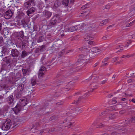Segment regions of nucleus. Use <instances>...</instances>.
Here are the masks:
<instances>
[{"label":"nucleus","mask_w":135,"mask_h":135,"mask_svg":"<svg viewBox=\"0 0 135 135\" xmlns=\"http://www.w3.org/2000/svg\"><path fill=\"white\" fill-rule=\"evenodd\" d=\"M61 21L59 15L57 14L55 15L49 21V23L47 25V28L50 29L52 27H54L56 25L57 23H59Z\"/></svg>","instance_id":"obj_1"},{"label":"nucleus","mask_w":135,"mask_h":135,"mask_svg":"<svg viewBox=\"0 0 135 135\" xmlns=\"http://www.w3.org/2000/svg\"><path fill=\"white\" fill-rule=\"evenodd\" d=\"M90 58V56H89V54L88 55V54L84 53L80 55L79 59L78 61L81 64L83 63L84 65H85L90 62V60L93 59V58Z\"/></svg>","instance_id":"obj_2"},{"label":"nucleus","mask_w":135,"mask_h":135,"mask_svg":"<svg viewBox=\"0 0 135 135\" xmlns=\"http://www.w3.org/2000/svg\"><path fill=\"white\" fill-rule=\"evenodd\" d=\"M11 120L7 119L5 122L3 124L2 126V129L3 130L7 131L10 128L11 126Z\"/></svg>","instance_id":"obj_3"},{"label":"nucleus","mask_w":135,"mask_h":135,"mask_svg":"<svg viewBox=\"0 0 135 135\" xmlns=\"http://www.w3.org/2000/svg\"><path fill=\"white\" fill-rule=\"evenodd\" d=\"M35 3L34 1L31 0H28L23 4V7L25 8L28 9L31 7L34 6Z\"/></svg>","instance_id":"obj_4"},{"label":"nucleus","mask_w":135,"mask_h":135,"mask_svg":"<svg viewBox=\"0 0 135 135\" xmlns=\"http://www.w3.org/2000/svg\"><path fill=\"white\" fill-rule=\"evenodd\" d=\"M45 123H44V122L43 121H40L39 122H37L36 123L35 125H33L32 127L30 129V130H31L32 129L34 128L36 130L37 127L41 126L43 127H44L46 125V124H44Z\"/></svg>","instance_id":"obj_5"},{"label":"nucleus","mask_w":135,"mask_h":135,"mask_svg":"<svg viewBox=\"0 0 135 135\" xmlns=\"http://www.w3.org/2000/svg\"><path fill=\"white\" fill-rule=\"evenodd\" d=\"M99 49L97 47H94L92 48L89 50V56H90V58L94 57L95 55L94 53L97 52L99 51Z\"/></svg>","instance_id":"obj_6"},{"label":"nucleus","mask_w":135,"mask_h":135,"mask_svg":"<svg viewBox=\"0 0 135 135\" xmlns=\"http://www.w3.org/2000/svg\"><path fill=\"white\" fill-rule=\"evenodd\" d=\"M10 59L8 57H5L3 59V61L6 62L7 63L6 64L4 65L5 69H7L8 68H11V65L10 62Z\"/></svg>","instance_id":"obj_7"},{"label":"nucleus","mask_w":135,"mask_h":135,"mask_svg":"<svg viewBox=\"0 0 135 135\" xmlns=\"http://www.w3.org/2000/svg\"><path fill=\"white\" fill-rule=\"evenodd\" d=\"M13 12L10 10L6 11L4 15V18L6 19L11 18L13 16Z\"/></svg>","instance_id":"obj_8"},{"label":"nucleus","mask_w":135,"mask_h":135,"mask_svg":"<svg viewBox=\"0 0 135 135\" xmlns=\"http://www.w3.org/2000/svg\"><path fill=\"white\" fill-rule=\"evenodd\" d=\"M6 100L9 105L12 107L14 105V98L13 95H11L6 99Z\"/></svg>","instance_id":"obj_9"},{"label":"nucleus","mask_w":135,"mask_h":135,"mask_svg":"<svg viewBox=\"0 0 135 135\" xmlns=\"http://www.w3.org/2000/svg\"><path fill=\"white\" fill-rule=\"evenodd\" d=\"M28 102L27 101V99L25 98L23 99H20L18 104L20 105L21 106L23 107L26 105Z\"/></svg>","instance_id":"obj_10"},{"label":"nucleus","mask_w":135,"mask_h":135,"mask_svg":"<svg viewBox=\"0 0 135 135\" xmlns=\"http://www.w3.org/2000/svg\"><path fill=\"white\" fill-rule=\"evenodd\" d=\"M18 91L21 92H23L24 91H28V90H27L24 87V85L23 84H21L19 85L17 88Z\"/></svg>","instance_id":"obj_11"},{"label":"nucleus","mask_w":135,"mask_h":135,"mask_svg":"<svg viewBox=\"0 0 135 135\" xmlns=\"http://www.w3.org/2000/svg\"><path fill=\"white\" fill-rule=\"evenodd\" d=\"M19 52L16 49H13L11 51V55L13 57H17L19 55Z\"/></svg>","instance_id":"obj_12"},{"label":"nucleus","mask_w":135,"mask_h":135,"mask_svg":"<svg viewBox=\"0 0 135 135\" xmlns=\"http://www.w3.org/2000/svg\"><path fill=\"white\" fill-rule=\"evenodd\" d=\"M8 52V48L5 46H3L2 47V50L1 52L2 55L0 56V57L4 56L5 55L7 54Z\"/></svg>","instance_id":"obj_13"},{"label":"nucleus","mask_w":135,"mask_h":135,"mask_svg":"<svg viewBox=\"0 0 135 135\" xmlns=\"http://www.w3.org/2000/svg\"><path fill=\"white\" fill-rule=\"evenodd\" d=\"M52 15V12L48 11L47 10H45L43 12V15L44 16L48 19L51 17Z\"/></svg>","instance_id":"obj_14"},{"label":"nucleus","mask_w":135,"mask_h":135,"mask_svg":"<svg viewBox=\"0 0 135 135\" xmlns=\"http://www.w3.org/2000/svg\"><path fill=\"white\" fill-rule=\"evenodd\" d=\"M22 107L18 104L13 108V110L16 114H17L21 110Z\"/></svg>","instance_id":"obj_15"},{"label":"nucleus","mask_w":135,"mask_h":135,"mask_svg":"<svg viewBox=\"0 0 135 135\" xmlns=\"http://www.w3.org/2000/svg\"><path fill=\"white\" fill-rule=\"evenodd\" d=\"M9 88L8 85L3 81L1 82L0 84V90H2L3 89H7Z\"/></svg>","instance_id":"obj_16"},{"label":"nucleus","mask_w":135,"mask_h":135,"mask_svg":"<svg viewBox=\"0 0 135 135\" xmlns=\"http://www.w3.org/2000/svg\"><path fill=\"white\" fill-rule=\"evenodd\" d=\"M36 10V8L34 7H32L30 8L26 12V13L28 16H29V15L34 13Z\"/></svg>","instance_id":"obj_17"},{"label":"nucleus","mask_w":135,"mask_h":135,"mask_svg":"<svg viewBox=\"0 0 135 135\" xmlns=\"http://www.w3.org/2000/svg\"><path fill=\"white\" fill-rule=\"evenodd\" d=\"M86 37L84 38V39L85 41H88L90 40H92L93 37H91V35L89 34H86L85 35Z\"/></svg>","instance_id":"obj_18"},{"label":"nucleus","mask_w":135,"mask_h":135,"mask_svg":"<svg viewBox=\"0 0 135 135\" xmlns=\"http://www.w3.org/2000/svg\"><path fill=\"white\" fill-rule=\"evenodd\" d=\"M18 37H20L21 38L23 39L25 38L24 35V32L23 31H21L17 34Z\"/></svg>","instance_id":"obj_19"},{"label":"nucleus","mask_w":135,"mask_h":135,"mask_svg":"<svg viewBox=\"0 0 135 135\" xmlns=\"http://www.w3.org/2000/svg\"><path fill=\"white\" fill-rule=\"evenodd\" d=\"M64 30L66 32L68 31L70 32L73 31V30H72V27H69L68 26H65V27Z\"/></svg>","instance_id":"obj_20"},{"label":"nucleus","mask_w":135,"mask_h":135,"mask_svg":"<svg viewBox=\"0 0 135 135\" xmlns=\"http://www.w3.org/2000/svg\"><path fill=\"white\" fill-rule=\"evenodd\" d=\"M71 86L70 84L66 85L65 87H63L62 89L65 91H68L70 89Z\"/></svg>","instance_id":"obj_21"},{"label":"nucleus","mask_w":135,"mask_h":135,"mask_svg":"<svg viewBox=\"0 0 135 135\" xmlns=\"http://www.w3.org/2000/svg\"><path fill=\"white\" fill-rule=\"evenodd\" d=\"M28 55V53L25 50H23L22 52L21 58H24Z\"/></svg>","instance_id":"obj_22"},{"label":"nucleus","mask_w":135,"mask_h":135,"mask_svg":"<svg viewBox=\"0 0 135 135\" xmlns=\"http://www.w3.org/2000/svg\"><path fill=\"white\" fill-rule=\"evenodd\" d=\"M69 2V0H63L62 1V4L65 6H67Z\"/></svg>","instance_id":"obj_23"},{"label":"nucleus","mask_w":135,"mask_h":135,"mask_svg":"<svg viewBox=\"0 0 135 135\" xmlns=\"http://www.w3.org/2000/svg\"><path fill=\"white\" fill-rule=\"evenodd\" d=\"M108 19H105L102 21L99 24L100 26H102L104 25H105L106 23H108Z\"/></svg>","instance_id":"obj_24"},{"label":"nucleus","mask_w":135,"mask_h":135,"mask_svg":"<svg viewBox=\"0 0 135 135\" xmlns=\"http://www.w3.org/2000/svg\"><path fill=\"white\" fill-rule=\"evenodd\" d=\"M22 92H21L19 91L16 93V96L17 98L18 99L20 98L22 96Z\"/></svg>","instance_id":"obj_25"},{"label":"nucleus","mask_w":135,"mask_h":135,"mask_svg":"<svg viewBox=\"0 0 135 135\" xmlns=\"http://www.w3.org/2000/svg\"><path fill=\"white\" fill-rule=\"evenodd\" d=\"M83 98L82 97H80L78 99L76 100H75L73 103L76 104H77L79 103L80 101L83 99Z\"/></svg>","instance_id":"obj_26"},{"label":"nucleus","mask_w":135,"mask_h":135,"mask_svg":"<svg viewBox=\"0 0 135 135\" xmlns=\"http://www.w3.org/2000/svg\"><path fill=\"white\" fill-rule=\"evenodd\" d=\"M36 80L35 78H32L31 80V84L33 86L36 84Z\"/></svg>","instance_id":"obj_27"},{"label":"nucleus","mask_w":135,"mask_h":135,"mask_svg":"<svg viewBox=\"0 0 135 135\" xmlns=\"http://www.w3.org/2000/svg\"><path fill=\"white\" fill-rule=\"evenodd\" d=\"M44 39H45L44 36H40L37 41V42L38 43L41 42L43 41L44 40Z\"/></svg>","instance_id":"obj_28"},{"label":"nucleus","mask_w":135,"mask_h":135,"mask_svg":"<svg viewBox=\"0 0 135 135\" xmlns=\"http://www.w3.org/2000/svg\"><path fill=\"white\" fill-rule=\"evenodd\" d=\"M59 6V5L58 4V1H56L54 3V8L56 9Z\"/></svg>","instance_id":"obj_29"},{"label":"nucleus","mask_w":135,"mask_h":135,"mask_svg":"<svg viewBox=\"0 0 135 135\" xmlns=\"http://www.w3.org/2000/svg\"><path fill=\"white\" fill-rule=\"evenodd\" d=\"M21 23L23 26V27H25V26L27 25V23L24 19H22L21 20Z\"/></svg>","instance_id":"obj_30"},{"label":"nucleus","mask_w":135,"mask_h":135,"mask_svg":"<svg viewBox=\"0 0 135 135\" xmlns=\"http://www.w3.org/2000/svg\"><path fill=\"white\" fill-rule=\"evenodd\" d=\"M27 43V41L26 40H23L22 44V48H23L25 47L26 45V44Z\"/></svg>","instance_id":"obj_31"},{"label":"nucleus","mask_w":135,"mask_h":135,"mask_svg":"<svg viewBox=\"0 0 135 135\" xmlns=\"http://www.w3.org/2000/svg\"><path fill=\"white\" fill-rule=\"evenodd\" d=\"M110 8V6L109 4H107L105 6H104L103 7V9L104 10L106 9H109Z\"/></svg>","instance_id":"obj_32"},{"label":"nucleus","mask_w":135,"mask_h":135,"mask_svg":"<svg viewBox=\"0 0 135 135\" xmlns=\"http://www.w3.org/2000/svg\"><path fill=\"white\" fill-rule=\"evenodd\" d=\"M46 68L45 67H44V66H41L40 69L39 70V71H41L42 72H43V73H45V71H46Z\"/></svg>","instance_id":"obj_33"},{"label":"nucleus","mask_w":135,"mask_h":135,"mask_svg":"<svg viewBox=\"0 0 135 135\" xmlns=\"http://www.w3.org/2000/svg\"><path fill=\"white\" fill-rule=\"evenodd\" d=\"M7 45H9V46H10L11 45H14V43L12 42V40H9L8 41H7Z\"/></svg>","instance_id":"obj_34"},{"label":"nucleus","mask_w":135,"mask_h":135,"mask_svg":"<svg viewBox=\"0 0 135 135\" xmlns=\"http://www.w3.org/2000/svg\"><path fill=\"white\" fill-rule=\"evenodd\" d=\"M135 21V20H134L133 21L127 24L126 26L125 27H128L131 26L133 25V23Z\"/></svg>","instance_id":"obj_35"},{"label":"nucleus","mask_w":135,"mask_h":135,"mask_svg":"<svg viewBox=\"0 0 135 135\" xmlns=\"http://www.w3.org/2000/svg\"><path fill=\"white\" fill-rule=\"evenodd\" d=\"M73 123H71V122H69L68 123V125L67 126H65V127H67L69 128H71V127L73 126Z\"/></svg>","instance_id":"obj_36"},{"label":"nucleus","mask_w":135,"mask_h":135,"mask_svg":"<svg viewBox=\"0 0 135 135\" xmlns=\"http://www.w3.org/2000/svg\"><path fill=\"white\" fill-rule=\"evenodd\" d=\"M80 49L82 51H86L87 52L89 51L88 49L85 47H81L80 48Z\"/></svg>","instance_id":"obj_37"},{"label":"nucleus","mask_w":135,"mask_h":135,"mask_svg":"<svg viewBox=\"0 0 135 135\" xmlns=\"http://www.w3.org/2000/svg\"><path fill=\"white\" fill-rule=\"evenodd\" d=\"M41 52L42 51H41V50L39 47L36 48L35 50V52L36 53H39Z\"/></svg>","instance_id":"obj_38"},{"label":"nucleus","mask_w":135,"mask_h":135,"mask_svg":"<svg viewBox=\"0 0 135 135\" xmlns=\"http://www.w3.org/2000/svg\"><path fill=\"white\" fill-rule=\"evenodd\" d=\"M44 74V73L43 72H42L41 71H39L38 74V77L39 78H40L43 76Z\"/></svg>","instance_id":"obj_39"},{"label":"nucleus","mask_w":135,"mask_h":135,"mask_svg":"<svg viewBox=\"0 0 135 135\" xmlns=\"http://www.w3.org/2000/svg\"><path fill=\"white\" fill-rule=\"evenodd\" d=\"M89 7V4H86L83 6L81 7V8L82 9H84L85 8H88Z\"/></svg>","instance_id":"obj_40"},{"label":"nucleus","mask_w":135,"mask_h":135,"mask_svg":"<svg viewBox=\"0 0 135 135\" xmlns=\"http://www.w3.org/2000/svg\"><path fill=\"white\" fill-rule=\"evenodd\" d=\"M116 118V116L114 114H111L110 115L109 118L110 119H113Z\"/></svg>","instance_id":"obj_41"},{"label":"nucleus","mask_w":135,"mask_h":135,"mask_svg":"<svg viewBox=\"0 0 135 135\" xmlns=\"http://www.w3.org/2000/svg\"><path fill=\"white\" fill-rule=\"evenodd\" d=\"M79 26L78 25L77 26H75L73 27H72V30H73V31H75L77 30L78 29V26Z\"/></svg>","instance_id":"obj_42"},{"label":"nucleus","mask_w":135,"mask_h":135,"mask_svg":"<svg viewBox=\"0 0 135 135\" xmlns=\"http://www.w3.org/2000/svg\"><path fill=\"white\" fill-rule=\"evenodd\" d=\"M41 51L42 52L43 51L45 50V45H42L40 47Z\"/></svg>","instance_id":"obj_43"},{"label":"nucleus","mask_w":135,"mask_h":135,"mask_svg":"<svg viewBox=\"0 0 135 135\" xmlns=\"http://www.w3.org/2000/svg\"><path fill=\"white\" fill-rule=\"evenodd\" d=\"M10 107H11L10 105L9 106L7 105H5L4 106V108H5V110L7 111L8 109Z\"/></svg>","instance_id":"obj_44"},{"label":"nucleus","mask_w":135,"mask_h":135,"mask_svg":"<svg viewBox=\"0 0 135 135\" xmlns=\"http://www.w3.org/2000/svg\"><path fill=\"white\" fill-rule=\"evenodd\" d=\"M109 59V57H107L103 59L102 61V63H104L107 62L108 59Z\"/></svg>","instance_id":"obj_45"},{"label":"nucleus","mask_w":135,"mask_h":135,"mask_svg":"<svg viewBox=\"0 0 135 135\" xmlns=\"http://www.w3.org/2000/svg\"><path fill=\"white\" fill-rule=\"evenodd\" d=\"M110 135H121V134L117 132H113Z\"/></svg>","instance_id":"obj_46"},{"label":"nucleus","mask_w":135,"mask_h":135,"mask_svg":"<svg viewBox=\"0 0 135 135\" xmlns=\"http://www.w3.org/2000/svg\"><path fill=\"white\" fill-rule=\"evenodd\" d=\"M131 122L135 123V116L131 118Z\"/></svg>","instance_id":"obj_47"},{"label":"nucleus","mask_w":135,"mask_h":135,"mask_svg":"<svg viewBox=\"0 0 135 135\" xmlns=\"http://www.w3.org/2000/svg\"><path fill=\"white\" fill-rule=\"evenodd\" d=\"M62 43V41L61 40H59L56 42V44L61 45V44Z\"/></svg>","instance_id":"obj_48"},{"label":"nucleus","mask_w":135,"mask_h":135,"mask_svg":"<svg viewBox=\"0 0 135 135\" xmlns=\"http://www.w3.org/2000/svg\"><path fill=\"white\" fill-rule=\"evenodd\" d=\"M118 60V57H117L113 58V60H112V61L113 62Z\"/></svg>","instance_id":"obj_49"},{"label":"nucleus","mask_w":135,"mask_h":135,"mask_svg":"<svg viewBox=\"0 0 135 135\" xmlns=\"http://www.w3.org/2000/svg\"><path fill=\"white\" fill-rule=\"evenodd\" d=\"M123 46L122 45H118L116 47L115 49H121L122 48Z\"/></svg>","instance_id":"obj_50"},{"label":"nucleus","mask_w":135,"mask_h":135,"mask_svg":"<svg viewBox=\"0 0 135 135\" xmlns=\"http://www.w3.org/2000/svg\"><path fill=\"white\" fill-rule=\"evenodd\" d=\"M97 128H101L103 127L104 126V125L101 123H100L98 126Z\"/></svg>","instance_id":"obj_51"},{"label":"nucleus","mask_w":135,"mask_h":135,"mask_svg":"<svg viewBox=\"0 0 135 135\" xmlns=\"http://www.w3.org/2000/svg\"><path fill=\"white\" fill-rule=\"evenodd\" d=\"M131 42H132V41L131 40H129L127 42V44L126 45V46L127 47H128V46L129 45V44H130Z\"/></svg>","instance_id":"obj_52"},{"label":"nucleus","mask_w":135,"mask_h":135,"mask_svg":"<svg viewBox=\"0 0 135 135\" xmlns=\"http://www.w3.org/2000/svg\"><path fill=\"white\" fill-rule=\"evenodd\" d=\"M3 41V38L2 36H0V44L2 43Z\"/></svg>","instance_id":"obj_53"},{"label":"nucleus","mask_w":135,"mask_h":135,"mask_svg":"<svg viewBox=\"0 0 135 135\" xmlns=\"http://www.w3.org/2000/svg\"><path fill=\"white\" fill-rule=\"evenodd\" d=\"M75 111L76 112H79V113H81L82 112V111L80 109H79V108L76 109H75Z\"/></svg>","instance_id":"obj_54"},{"label":"nucleus","mask_w":135,"mask_h":135,"mask_svg":"<svg viewBox=\"0 0 135 135\" xmlns=\"http://www.w3.org/2000/svg\"><path fill=\"white\" fill-rule=\"evenodd\" d=\"M124 55V58H128L131 56V55Z\"/></svg>","instance_id":"obj_55"},{"label":"nucleus","mask_w":135,"mask_h":135,"mask_svg":"<svg viewBox=\"0 0 135 135\" xmlns=\"http://www.w3.org/2000/svg\"><path fill=\"white\" fill-rule=\"evenodd\" d=\"M88 44L90 45H93L94 44V42L93 41H89L88 42Z\"/></svg>","instance_id":"obj_56"},{"label":"nucleus","mask_w":135,"mask_h":135,"mask_svg":"<svg viewBox=\"0 0 135 135\" xmlns=\"http://www.w3.org/2000/svg\"><path fill=\"white\" fill-rule=\"evenodd\" d=\"M63 103V102H58L56 103V104L57 105H60L62 104Z\"/></svg>","instance_id":"obj_57"},{"label":"nucleus","mask_w":135,"mask_h":135,"mask_svg":"<svg viewBox=\"0 0 135 135\" xmlns=\"http://www.w3.org/2000/svg\"><path fill=\"white\" fill-rule=\"evenodd\" d=\"M22 71L24 73L26 74L27 71V70L26 69H22Z\"/></svg>","instance_id":"obj_58"},{"label":"nucleus","mask_w":135,"mask_h":135,"mask_svg":"<svg viewBox=\"0 0 135 135\" xmlns=\"http://www.w3.org/2000/svg\"><path fill=\"white\" fill-rule=\"evenodd\" d=\"M91 86L93 87V88H95V89H97L98 88V86L97 85H95V86H94L93 85V84H91Z\"/></svg>","instance_id":"obj_59"},{"label":"nucleus","mask_w":135,"mask_h":135,"mask_svg":"<svg viewBox=\"0 0 135 135\" xmlns=\"http://www.w3.org/2000/svg\"><path fill=\"white\" fill-rule=\"evenodd\" d=\"M107 81L106 80H103L101 82V84H104Z\"/></svg>","instance_id":"obj_60"},{"label":"nucleus","mask_w":135,"mask_h":135,"mask_svg":"<svg viewBox=\"0 0 135 135\" xmlns=\"http://www.w3.org/2000/svg\"><path fill=\"white\" fill-rule=\"evenodd\" d=\"M80 92L76 93L75 94H74V95L75 96V95H79L80 94Z\"/></svg>","instance_id":"obj_61"},{"label":"nucleus","mask_w":135,"mask_h":135,"mask_svg":"<svg viewBox=\"0 0 135 135\" xmlns=\"http://www.w3.org/2000/svg\"><path fill=\"white\" fill-rule=\"evenodd\" d=\"M39 131V132H40V133H43L44 132L46 131H45V129H42V130H41Z\"/></svg>","instance_id":"obj_62"},{"label":"nucleus","mask_w":135,"mask_h":135,"mask_svg":"<svg viewBox=\"0 0 135 135\" xmlns=\"http://www.w3.org/2000/svg\"><path fill=\"white\" fill-rule=\"evenodd\" d=\"M107 36H105L102 37V39L103 40H105L107 38Z\"/></svg>","instance_id":"obj_63"},{"label":"nucleus","mask_w":135,"mask_h":135,"mask_svg":"<svg viewBox=\"0 0 135 135\" xmlns=\"http://www.w3.org/2000/svg\"><path fill=\"white\" fill-rule=\"evenodd\" d=\"M116 98H114L112 99V101L114 102L115 103H116L117 102L116 101Z\"/></svg>","instance_id":"obj_64"}]
</instances>
